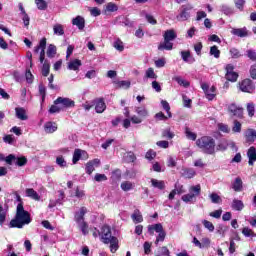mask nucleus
<instances>
[{
  "instance_id": "nucleus-1",
  "label": "nucleus",
  "mask_w": 256,
  "mask_h": 256,
  "mask_svg": "<svg viewBox=\"0 0 256 256\" xmlns=\"http://www.w3.org/2000/svg\"><path fill=\"white\" fill-rule=\"evenodd\" d=\"M29 223H31V214L25 210L23 204L19 203L16 208V215L9 223V228L23 229Z\"/></svg>"
},
{
  "instance_id": "nucleus-2",
  "label": "nucleus",
  "mask_w": 256,
  "mask_h": 256,
  "mask_svg": "<svg viewBox=\"0 0 256 256\" xmlns=\"http://www.w3.org/2000/svg\"><path fill=\"white\" fill-rule=\"evenodd\" d=\"M196 145L199 147L200 151L202 153H205L206 155H215V139H213L211 136H203L196 140Z\"/></svg>"
},
{
  "instance_id": "nucleus-3",
  "label": "nucleus",
  "mask_w": 256,
  "mask_h": 256,
  "mask_svg": "<svg viewBox=\"0 0 256 256\" xmlns=\"http://www.w3.org/2000/svg\"><path fill=\"white\" fill-rule=\"evenodd\" d=\"M164 41L158 45V51H172L173 50V42L177 39V33L175 30L170 29L166 30L164 35Z\"/></svg>"
},
{
  "instance_id": "nucleus-4",
  "label": "nucleus",
  "mask_w": 256,
  "mask_h": 256,
  "mask_svg": "<svg viewBox=\"0 0 256 256\" xmlns=\"http://www.w3.org/2000/svg\"><path fill=\"white\" fill-rule=\"evenodd\" d=\"M85 215H87V208L81 207L78 212L74 215V221H76L80 231L83 235L89 234V225L85 222Z\"/></svg>"
},
{
  "instance_id": "nucleus-5",
  "label": "nucleus",
  "mask_w": 256,
  "mask_h": 256,
  "mask_svg": "<svg viewBox=\"0 0 256 256\" xmlns=\"http://www.w3.org/2000/svg\"><path fill=\"white\" fill-rule=\"evenodd\" d=\"M189 193L181 197L184 203H195L199 195H201V185L190 186L188 189Z\"/></svg>"
},
{
  "instance_id": "nucleus-6",
  "label": "nucleus",
  "mask_w": 256,
  "mask_h": 256,
  "mask_svg": "<svg viewBox=\"0 0 256 256\" xmlns=\"http://www.w3.org/2000/svg\"><path fill=\"white\" fill-rule=\"evenodd\" d=\"M193 6L191 4H184L180 7V12L176 16L177 21H189L191 19V12L193 11Z\"/></svg>"
},
{
  "instance_id": "nucleus-7",
  "label": "nucleus",
  "mask_w": 256,
  "mask_h": 256,
  "mask_svg": "<svg viewBox=\"0 0 256 256\" xmlns=\"http://www.w3.org/2000/svg\"><path fill=\"white\" fill-rule=\"evenodd\" d=\"M238 88L242 93H255V83H253V80L246 78L238 83Z\"/></svg>"
},
{
  "instance_id": "nucleus-8",
  "label": "nucleus",
  "mask_w": 256,
  "mask_h": 256,
  "mask_svg": "<svg viewBox=\"0 0 256 256\" xmlns=\"http://www.w3.org/2000/svg\"><path fill=\"white\" fill-rule=\"evenodd\" d=\"M7 165H18V167H23L24 165H27V158L25 157H16L13 154H10L5 159Z\"/></svg>"
},
{
  "instance_id": "nucleus-9",
  "label": "nucleus",
  "mask_w": 256,
  "mask_h": 256,
  "mask_svg": "<svg viewBox=\"0 0 256 256\" xmlns=\"http://www.w3.org/2000/svg\"><path fill=\"white\" fill-rule=\"evenodd\" d=\"M54 104L60 105V107L62 108V111H65V109H70V107H75V101L65 97H58L54 101Z\"/></svg>"
},
{
  "instance_id": "nucleus-10",
  "label": "nucleus",
  "mask_w": 256,
  "mask_h": 256,
  "mask_svg": "<svg viewBox=\"0 0 256 256\" xmlns=\"http://www.w3.org/2000/svg\"><path fill=\"white\" fill-rule=\"evenodd\" d=\"M201 89L204 91L206 99H208V101H213V99L217 97V94L215 93V91H217V88H215V86H211L209 88L208 84L203 83L201 84Z\"/></svg>"
},
{
  "instance_id": "nucleus-11",
  "label": "nucleus",
  "mask_w": 256,
  "mask_h": 256,
  "mask_svg": "<svg viewBox=\"0 0 256 256\" xmlns=\"http://www.w3.org/2000/svg\"><path fill=\"white\" fill-rule=\"evenodd\" d=\"M234 70L235 66H233L232 64L226 65L225 78L227 79V81H231V83H235V81L239 79V74H237V72H235Z\"/></svg>"
},
{
  "instance_id": "nucleus-12",
  "label": "nucleus",
  "mask_w": 256,
  "mask_h": 256,
  "mask_svg": "<svg viewBox=\"0 0 256 256\" xmlns=\"http://www.w3.org/2000/svg\"><path fill=\"white\" fill-rule=\"evenodd\" d=\"M101 239L103 243H106L108 245L109 241L112 239H115V236L111 235V227L104 225L101 228Z\"/></svg>"
},
{
  "instance_id": "nucleus-13",
  "label": "nucleus",
  "mask_w": 256,
  "mask_h": 256,
  "mask_svg": "<svg viewBox=\"0 0 256 256\" xmlns=\"http://www.w3.org/2000/svg\"><path fill=\"white\" fill-rule=\"evenodd\" d=\"M80 159H87V152L85 150L75 149L72 158L73 165H77Z\"/></svg>"
},
{
  "instance_id": "nucleus-14",
  "label": "nucleus",
  "mask_w": 256,
  "mask_h": 256,
  "mask_svg": "<svg viewBox=\"0 0 256 256\" xmlns=\"http://www.w3.org/2000/svg\"><path fill=\"white\" fill-rule=\"evenodd\" d=\"M99 165H101V160L100 159L95 158L93 160H90L86 164V168H85V171H86L87 175H91L93 173V171H95V167H99Z\"/></svg>"
},
{
  "instance_id": "nucleus-15",
  "label": "nucleus",
  "mask_w": 256,
  "mask_h": 256,
  "mask_svg": "<svg viewBox=\"0 0 256 256\" xmlns=\"http://www.w3.org/2000/svg\"><path fill=\"white\" fill-rule=\"evenodd\" d=\"M229 113H231L234 117H238L239 119H243V108L237 107L235 104H231L228 107Z\"/></svg>"
},
{
  "instance_id": "nucleus-16",
  "label": "nucleus",
  "mask_w": 256,
  "mask_h": 256,
  "mask_svg": "<svg viewBox=\"0 0 256 256\" xmlns=\"http://www.w3.org/2000/svg\"><path fill=\"white\" fill-rule=\"evenodd\" d=\"M47 47V38H42L39 42V45H37L35 48H34V53H39V50L41 49L40 51V57H45V48Z\"/></svg>"
},
{
  "instance_id": "nucleus-17",
  "label": "nucleus",
  "mask_w": 256,
  "mask_h": 256,
  "mask_svg": "<svg viewBox=\"0 0 256 256\" xmlns=\"http://www.w3.org/2000/svg\"><path fill=\"white\" fill-rule=\"evenodd\" d=\"M15 114L17 119H20V121H27L29 119V116H27V110L23 107H16Z\"/></svg>"
},
{
  "instance_id": "nucleus-18",
  "label": "nucleus",
  "mask_w": 256,
  "mask_h": 256,
  "mask_svg": "<svg viewBox=\"0 0 256 256\" xmlns=\"http://www.w3.org/2000/svg\"><path fill=\"white\" fill-rule=\"evenodd\" d=\"M72 25L78 27L79 31H83L85 29V18L82 16H76L72 19Z\"/></svg>"
},
{
  "instance_id": "nucleus-19",
  "label": "nucleus",
  "mask_w": 256,
  "mask_h": 256,
  "mask_svg": "<svg viewBox=\"0 0 256 256\" xmlns=\"http://www.w3.org/2000/svg\"><path fill=\"white\" fill-rule=\"evenodd\" d=\"M247 157H248V164L250 166L255 165V161H256V149L255 147L251 146L248 151H247Z\"/></svg>"
},
{
  "instance_id": "nucleus-20",
  "label": "nucleus",
  "mask_w": 256,
  "mask_h": 256,
  "mask_svg": "<svg viewBox=\"0 0 256 256\" xmlns=\"http://www.w3.org/2000/svg\"><path fill=\"white\" fill-rule=\"evenodd\" d=\"M107 109V105L105 104V100L100 98L95 101V111L96 113H103Z\"/></svg>"
},
{
  "instance_id": "nucleus-21",
  "label": "nucleus",
  "mask_w": 256,
  "mask_h": 256,
  "mask_svg": "<svg viewBox=\"0 0 256 256\" xmlns=\"http://www.w3.org/2000/svg\"><path fill=\"white\" fill-rule=\"evenodd\" d=\"M197 175V172L193 168H184L182 169V177L185 179H193Z\"/></svg>"
},
{
  "instance_id": "nucleus-22",
  "label": "nucleus",
  "mask_w": 256,
  "mask_h": 256,
  "mask_svg": "<svg viewBox=\"0 0 256 256\" xmlns=\"http://www.w3.org/2000/svg\"><path fill=\"white\" fill-rule=\"evenodd\" d=\"M26 197H30V199H33L34 201H40L41 196L35 191L33 188H27L26 189Z\"/></svg>"
},
{
  "instance_id": "nucleus-23",
  "label": "nucleus",
  "mask_w": 256,
  "mask_h": 256,
  "mask_svg": "<svg viewBox=\"0 0 256 256\" xmlns=\"http://www.w3.org/2000/svg\"><path fill=\"white\" fill-rule=\"evenodd\" d=\"M180 55L182 57V60L185 62V63H190L192 64L194 61H195V58H193L191 56V52L190 51H181L180 52Z\"/></svg>"
},
{
  "instance_id": "nucleus-24",
  "label": "nucleus",
  "mask_w": 256,
  "mask_h": 256,
  "mask_svg": "<svg viewBox=\"0 0 256 256\" xmlns=\"http://www.w3.org/2000/svg\"><path fill=\"white\" fill-rule=\"evenodd\" d=\"M232 35H235L236 37H247L248 32L247 28H234L231 31Z\"/></svg>"
},
{
  "instance_id": "nucleus-25",
  "label": "nucleus",
  "mask_w": 256,
  "mask_h": 256,
  "mask_svg": "<svg viewBox=\"0 0 256 256\" xmlns=\"http://www.w3.org/2000/svg\"><path fill=\"white\" fill-rule=\"evenodd\" d=\"M82 63L79 59H74L68 63V69L70 71H79V67H81Z\"/></svg>"
},
{
  "instance_id": "nucleus-26",
  "label": "nucleus",
  "mask_w": 256,
  "mask_h": 256,
  "mask_svg": "<svg viewBox=\"0 0 256 256\" xmlns=\"http://www.w3.org/2000/svg\"><path fill=\"white\" fill-rule=\"evenodd\" d=\"M131 219L134 223H143V215L141 214V211L138 209L134 210L131 215Z\"/></svg>"
},
{
  "instance_id": "nucleus-27",
  "label": "nucleus",
  "mask_w": 256,
  "mask_h": 256,
  "mask_svg": "<svg viewBox=\"0 0 256 256\" xmlns=\"http://www.w3.org/2000/svg\"><path fill=\"white\" fill-rule=\"evenodd\" d=\"M151 185L155 189H159L160 191H163L165 189V182L163 180H157L155 178L151 179Z\"/></svg>"
},
{
  "instance_id": "nucleus-28",
  "label": "nucleus",
  "mask_w": 256,
  "mask_h": 256,
  "mask_svg": "<svg viewBox=\"0 0 256 256\" xmlns=\"http://www.w3.org/2000/svg\"><path fill=\"white\" fill-rule=\"evenodd\" d=\"M231 207L234 211H243V209L245 208V204H243V201L241 200L234 199L232 201Z\"/></svg>"
},
{
  "instance_id": "nucleus-29",
  "label": "nucleus",
  "mask_w": 256,
  "mask_h": 256,
  "mask_svg": "<svg viewBox=\"0 0 256 256\" xmlns=\"http://www.w3.org/2000/svg\"><path fill=\"white\" fill-rule=\"evenodd\" d=\"M232 189L236 191V193L243 191V181L241 180V178L235 179V181L232 184Z\"/></svg>"
},
{
  "instance_id": "nucleus-30",
  "label": "nucleus",
  "mask_w": 256,
  "mask_h": 256,
  "mask_svg": "<svg viewBox=\"0 0 256 256\" xmlns=\"http://www.w3.org/2000/svg\"><path fill=\"white\" fill-rule=\"evenodd\" d=\"M245 137H246L247 143H254V141L256 140V131L255 130H247L245 132Z\"/></svg>"
},
{
  "instance_id": "nucleus-31",
  "label": "nucleus",
  "mask_w": 256,
  "mask_h": 256,
  "mask_svg": "<svg viewBox=\"0 0 256 256\" xmlns=\"http://www.w3.org/2000/svg\"><path fill=\"white\" fill-rule=\"evenodd\" d=\"M122 191H131L133 189H135V183L131 182V181H124L121 183L120 185Z\"/></svg>"
},
{
  "instance_id": "nucleus-32",
  "label": "nucleus",
  "mask_w": 256,
  "mask_h": 256,
  "mask_svg": "<svg viewBox=\"0 0 256 256\" xmlns=\"http://www.w3.org/2000/svg\"><path fill=\"white\" fill-rule=\"evenodd\" d=\"M135 112L139 115L140 119H145V117H149V111L145 107H137Z\"/></svg>"
},
{
  "instance_id": "nucleus-33",
  "label": "nucleus",
  "mask_w": 256,
  "mask_h": 256,
  "mask_svg": "<svg viewBox=\"0 0 256 256\" xmlns=\"http://www.w3.org/2000/svg\"><path fill=\"white\" fill-rule=\"evenodd\" d=\"M156 256H171V252L169 251V248L167 246L159 247L156 254Z\"/></svg>"
},
{
  "instance_id": "nucleus-34",
  "label": "nucleus",
  "mask_w": 256,
  "mask_h": 256,
  "mask_svg": "<svg viewBox=\"0 0 256 256\" xmlns=\"http://www.w3.org/2000/svg\"><path fill=\"white\" fill-rule=\"evenodd\" d=\"M46 53H47V57H49L50 59H53V57L57 55V46H55L54 44H50L48 46Z\"/></svg>"
},
{
  "instance_id": "nucleus-35",
  "label": "nucleus",
  "mask_w": 256,
  "mask_h": 256,
  "mask_svg": "<svg viewBox=\"0 0 256 256\" xmlns=\"http://www.w3.org/2000/svg\"><path fill=\"white\" fill-rule=\"evenodd\" d=\"M123 159L126 163H134V161L137 159L135 156V153L133 152H126L123 156Z\"/></svg>"
},
{
  "instance_id": "nucleus-36",
  "label": "nucleus",
  "mask_w": 256,
  "mask_h": 256,
  "mask_svg": "<svg viewBox=\"0 0 256 256\" xmlns=\"http://www.w3.org/2000/svg\"><path fill=\"white\" fill-rule=\"evenodd\" d=\"M54 35L63 36L65 35V29L61 24H55L53 26Z\"/></svg>"
},
{
  "instance_id": "nucleus-37",
  "label": "nucleus",
  "mask_w": 256,
  "mask_h": 256,
  "mask_svg": "<svg viewBox=\"0 0 256 256\" xmlns=\"http://www.w3.org/2000/svg\"><path fill=\"white\" fill-rule=\"evenodd\" d=\"M109 243L111 253H115L117 249H119V240L117 239V237H115L112 238V240H110Z\"/></svg>"
},
{
  "instance_id": "nucleus-38",
  "label": "nucleus",
  "mask_w": 256,
  "mask_h": 256,
  "mask_svg": "<svg viewBox=\"0 0 256 256\" xmlns=\"http://www.w3.org/2000/svg\"><path fill=\"white\" fill-rule=\"evenodd\" d=\"M227 147H229V142L222 140L215 146V151H227Z\"/></svg>"
},
{
  "instance_id": "nucleus-39",
  "label": "nucleus",
  "mask_w": 256,
  "mask_h": 256,
  "mask_svg": "<svg viewBox=\"0 0 256 256\" xmlns=\"http://www.w3.org/2000/svg\"><path fill=\"white\" fill-rule=\"evenodd\" d=\"M210 55L215 57V59H219L221 57V50L216 45L210 47Z\"/></svg>"
},
{
  "instance_id": "nucleus-40",
  "label": "nucleus",
  "mask_w": 256,
  "mask_h": 256,
  "mask_svg": "<svg viewBox=\"0 0 256 256\" xmlns=\"http://www.w3.org/2000/svg\"><path fill=\"white\" fill-rule=\"evenodd\" d=\"M114 83L119 89H129V87H131V82L127 80L114 81Z\"/></svg>"
},
{
  "instance_id": "nucleus-41",
  "label": "nucleus",
  "mask_w": 256,
  "mask_h": 256,
  "mask_svg": "<svg viewBox=\"0 0 256 256\" xmlns=\"http://www.w3.org/2000/svg\"><path fill=\"white\" fill-rule=\"evenodd\" d=\"M142 15H144L146 21L150 23V25H157V19L155 17L147 12H142Z\"/></svg>"
},
{
  "instance_id": "nucleus-42",
  "label": "nucleus",
  "mask_w": 256,
  "mask_h": 256,
  "mask_svg": "<svg viewBox=\"0 0 256 256\" xmlns=\"http://www.w3.org/2000/svg\"><path fill=\"white\" fill-rule=\"evenodd\" d=\"M56 164L59 165L61 169H65L68 167L67 160H65V157L61 155L56 157Z\"/></svg>"
},
{
  "instance_id": "nucleus-43",
  "label": "nucleus",
  "mask_w": 256,
  "mask_h": 256,
  "mask_svg": "<svg viewBox=\"0 0 256 256\" xmlns=\"http://www.w3.org/2000/svg\"><path fill=\"white\" fill-rule=\"evenodd\" d=\"M242 234L244 237H256V233L249 227H244L242 229Z\"/></svg>"
},
{
  "instance_id": "nucleus-44",
  "label": "nucleus",
  "mask_w": 256,
  "mask_h": 256,
  "mask_svg": "<svg viewBox=\"0 0 256 256\" xmlns=\"http://www.w3.org/2000/svg\"><path fill=\"white\" fill-rule=\"evenodd\" d=\"M220 11L224 13V15H233L234 11L233 8L229 7L228 5L223 4L220 6Z\"/></svg>"
},
{
  "instance_id": "nucleus-45",
  "label": "nucleus",
  "mask_w": 256,
  "mask_h": 256,
  "mask_svg": "<svg viewBox=\"0 0 256 256\" xmlns=\"http://www.w3.org/2000/svg\"><path fill=\"white\" fill-rule=\"evenodd\" d=\"M51 66L49 65V62L44 61L42 66V75L43 77H48L50 72Z\"/></svg>"
},
{
  "instance_id": "nucleus-46",
  "label": "nucleus",
  "mask_w": 256,
  "mask_h": 256,
  "mask_svg": "<svg viewBox=\"0 0 256 256\" xmlns=\"http://www.w3.org/2000/svg\"><path fill=\"white\" fill-rule=\"evenodd\" d=\"M161 105H162L164 111H166L168 117L171 118L172 117V115H171V106L169 105V102H167V100H162Z\"/></svg>"
},
{
  "instance_id": "nucleus-47",
  "label": "nucleus",
  "mask_w": 256,
  "mask_h": 256,
  "mask_svg": "<svg viewBox=\"0 0 256 256\" xmlns=\"http://www.w3.org/2000/svg\"><path fill=\"white\" fill-rule=\"evenodd\" d=\"M173 80L176 81V83H178V85H181L182 87H189L190 85L189 82L181 78V76H176L173 78Z\"/></svg>"
},
{
  "instance_id": "nucleus-48",
  "label": "nucleus",
  "mask_w": 256,
  "mask_h": 256,
  "mask_svg": "<svg viewBox=\"0 0 256 256\" xmlns=\"http://www.w3.org/2000/svg\"><path fill=\"white\" fill-rule=\"evenodd\" d=\"M202 225H204L205 229L210 231V233H213L215 231V225H213L209 220H203Z\"/></svg>"
},
{
  "instance_id": "nucleus-49",
  "label": "nucleus",
  "mask_w": 256,
  "mask_h": 256,
  "mask_svg": "<svg viewBox=\"0 0 256 256\" xmlns=\"http://www.w3.org/2000/svg\"><path fill=\"white\" fill-rule=\"evenodd\" d=\"M148 231L151 233L152 231H156V233H162L163 232V225L161 224H155L148 227Z\"/></svg>"
},
{
  "instance_id": "nucleus-50",
  "label": "nucleus",
  "mask_w": 256,
  "mask_h": 256,
  "mask_svg": "<svg viewBox=\"0 0 256 256\" xmlns=\"http://www.w3.org/2000/svg\"><path fill=\"white\" fill-rule=\"evenodd\" d=\"M209 198L211 199V202L214 204H219L221 203V196H219V194L213 192L209 195Z\"/></svg>"
},
{
  "instance_id": "nucleus-51",
  "label": "nucleus",
  "mask_w": 256,
  "mask_h": 256,
  "mask_svg": "<svg viewBox=\"0 0 256 256\" xmlns=\"http://www.w3.org/2000/svg\"><path fill=\"white\" fill-rule=\"evenodd\" d=\"M4 143H8V145H13L15 143V136L13 134H7L3 137Z\"/></svg>"
},
{
  "instance_id": "nucleus-52",
  "label": "nucleus",
  "mask_w": 256,
  "mask_h": 256,
  "mask_svg": "<svg viewBox=\"0 0 256 256\" xmlns=\"http://www.w3.org/2000/svg\"><path fill=\"white\" fill-rule=\"evenodd\" d=\"M113 47L117 50V51H124L125 46L123 45V41H121V39H117L114 43H113Z\"/></svg>"
},
{
  "instance_id": "nucleus-53",
  "label": "nucleus",
  "mask_w": 256,
  "mask_h": 256,
  "mask_svg": "<svg viewBox=\"0 0 256 256\" xmlns=\"http://www.w3.org/2000/svg\"><path fill=\"white\" fill-rule=\"evenodd\" d=\"M146 79H157V74H155V70L153 68H148L145 73Z\"/></svg>"
},
{
  "instance_id": "nucleus-54",
  "label": "nucleus",
  "mask_w": 256,
  "mask_h": 256,
  "mask_svg": "<svg viewBox=\"0 0 256 256\" xmlns=\"http://www.w3.org/2000/svg\"><path fill=\"white\" fill-rule=\"evenodd\" d=\"M229 53H230L232 59H239V57H242L241 52L237 48H231L229 50Z\"/></svg>"
},
{
  "instance_id": "nucleus-55",
  "label": "nucleus",
  "mask_w": 256,
  "mask_h": 256,
  "mask_svg": "<svg viewBox=\"0 0 256 256\" xmlns=\"http://www.w3.org/2000/svg\"><path fill=\"white\" fill-rule=\"evenodd\" d=\"M35 3L40 11L47 9V2L45 0H35Z\"/></svg>"
},
{
  "instance_id": "nucleus-56",
  "label": "nucleus",
  "mask_w": 256,
  "mask_h": 256,
  "mask_svg": "<svg viewBox=\"0 0 256 256\" xmlns=\"http://www.w3.org/2000/svg\"><path fill=\"white\" fill-rule=\"evenodd\" d=\"M7 219V212L3 209V206L0 205V225L3 226L5 220Z\"/></svg>"
},
{
  "instance_id": "nucleus-57",
  "label": "nucleus",
  "mask_w": 256,
  "mask_h": 256,
  "mask_svg": "<svg viewBox=\"0 0 256 256\" xmlns=\"http://www.w3.org/2000/svg\"><path fill=\"white\" fill-rule=\"evenodd\" d=\"M245 3V0H234L235 7L239 11H243L245 9Z\"/></svg>"
},
{
  "instance_id": "nucleus-58",
  "label": "nucleus",
  "mask_w": 256,
  "mask_h": 256,
  "mask_svg": "<svg viewBox=\"0 0 256 256\" xmlns=\"http://www.w3.org/2000/svg\"><path fill=\"white\" fill-rule=\"evenodd\" d=\"M246 109L250 117L255 115V104L253 102L248 103Z\"/></svg>"
},
{
  "instance_id": "nucleus-59",
  "label": "nucleus",
  "mask_w": 256,
  "mask_h": 256,
  "mask_svg": "<svg viewBox=\"0 0 256 256\" xmlns=\"http://www.w3.org/2000/svg\"><path fill=\"white\" fill-rule=\"evenodd\" d=\"M61 111H63V110H62L60 104H55V103L49 109V113H61Z\"/></svg>"
},
{
  "instance_id": "nucleus-60",
  "label": "nucleus",
  "mask_w": 256,
  "mask_h": 256,
  "mask_svg": "<svg viewBox=\"0 0 256 256\" xmlns=\"http://www.w3.org/2000/svg\"><path fill=\"white\" fill-rule=\"evenodd\" d=\"M94 181L101 183L102 181H107V175L96 173L94 176Z\"/></svg>"
},
{
  "instance_id": "nucleus-61",
  "label": "nucleus",
  "mask_w": 256,
  "mask_h": 256,
  "mask_svg": "<svg viewBox=\"0 0 256 256\" xmlns=\"http://www.w3.org/2000/svg\"><path fill=\"white\" fill-rule=\"evenodd\" d=\"M246 55L250 61H256V51L253 49H249L246 51Z\"/></svg>"
},
{
  "instance_id": "nucleus-62",
  "label": "nucleus",
  "mask_w": 256,
  "mask_h": 256,
  "mask_svg": "<svg viewBox=\"0 0 256 256\" xmlns=\"http://www.w3.org/2000/svg\"><path fill=\"white\" fill-rule=\"evenodd\" d=\"M185 135L190 141H195L197 139V134L192 132L191 130H186Z\"/></svg>"
},
{
  "instance_id": "nucleus-63",
  "label": "nucleus",
  "mask_w": 256,
  "mask_h": 256,
  "mask_svg": "<svg viewBox=\"0 0 256 256\" xmlns=\"http://www.w3.org/2000/svg\"><path fill=\"white\" fill-rule=\"evenodd\" d=\"M162 136L165 138V139H173V137H175V133L172 132L171 130H164L162 132Z\"/></svg>"
},
{
  "instance_id": "nucleus-64",
  "label": "nucleus",
  "mask_w": 256,
  "mask_h": 256,
  "mask_svg": "<svg viewBox=\"0 0 256 256\" xmlns=\"http://www.w3.org/2000/svg\"><path fill=\"white\" fill-rule=\"evenodd\" d=\"M250 77L252 79H256V64H253L251 67H250Z\"/></svg>"
}]
</instances>
